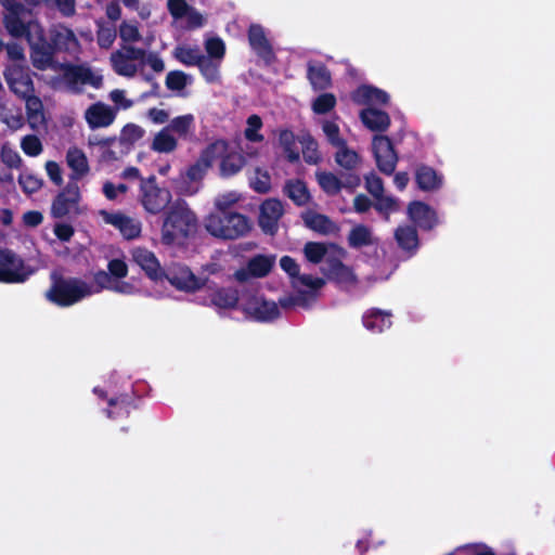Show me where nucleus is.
<instances>
[{"instance_id": "f257e3e1", "label": "nucleus", "mask_w": 555, "mask_h": 555, "mask_svg": "<svg viewBox=\"0 0 555 555\" xmlns=\"http://www.w3.org/2000/svg\"><path fill=\"white\" fill-rule=\"evenodd\" d=\"M198 230V218L185 201L175 202L166 211L160 241L166 246H185Z\"/></svg>"}, {"instance_id": "f03ea898", "label": "nucleus", "mask_w": 555, "mask_h": 555, "mask_svg": "<svg viewBox=\"0 0 555 555\" xmlns=\"http://www.w3.org/2000/svg\"><path fill=\"white\" fill-rule=\"evenodd\" d=\"M50 279L51 286L46 292V298L57 307L74 306L93 294L92 285L80 278H66L52 272Z\"/></svg>"}, {"instance_id": "7ed1b4c3", "label": "nucleus", "mask_w": 555, "mask_h": 555, "mask_svg": "<svg viewBox=\"0 0 555 555\" xmlns=\"http://www.w3.org/2000/svg\"><path fill=\"white\" fill-rule=\"evenodd\" d=\"M207 232L214 237L233 241L246 236L253 229L251 220L237 211H212L205 220Z\"/></svg>"}, {"instance_id": "20e7f679", "label": "nucleus", "mask_w": 555, "mask_h": 555, "mask_svg": "<svg viewBox=\"0 0 555 555\" xmlns=\"http://www.w3.org/2000/svg\"><path fill=\"white\" fill-rule=\"evenodd\" d=\"M171 199L170 190L160 188L154 175L140 179V203L149 214H160L169 206Z\"/></svg>"}, {"instance_id": "39448f33", "label": "nucleus", "mask_w": 555, "mask_h": 555, "mask_svg": "<svg viewBox=\"0 0 555 555\" xmlns=\"http://www.w3.org/2000/svg\"><path fill=\"white\" fill-rule=\"evenodd\" d=\"M33 270L25 266L24 260L13 250L0 248V282L7 284L24 283Z\"/></svg>"}, {"instance_id": "423d86ee", "label": "nucleus", "mask_w": 555, "mask_h": 555, "mask_svg": "<svg viewBox=\"0 0 555 555\" xmlns=\"http://www.w3.org/2000/svg\"><path fill=\"white\" fill-rule=\"evenodd\" d=\"M27 42L30 48V61L36 69L47 70L53 66L56 51L47 39L43 27H37Z\"/></svg>"}, {"instance_id": "0eeeda50", "label": "nucleus", "mask_w": 555, "mask_h": 555, "mask_svg": "<svg viewBox=\"0 0 555 555\" xmlns=\"http://www.w3.org/2000/svg\"><path fill=\"white\" fill-rule=\"evenodd\" d=\"M80 191L77 182L69 181L67 185L54 197L51 205L53 218L62 219L67 216L80 214Z\"/></svg>"}, {"instance_id": "6e6552de", "label": "nucleus", "mask_w": 555, "mask_h": 555, "mask_svg": "<svg viewBox=\"0 0 555 555\" xmlns=\"http://www.w3.org/2000/svg\"><path fill=\"white\" fill-rule=\"evenodd\" d=\"M315 177L321 190L328 196L337 195L341 189L354 192L361 184V178L356 172H343L340 177H337L330 171H318Z\"/></svg>"}, {"instance_id": "1a4fd4ad", "label": "nucleus", "mask_w": 555, "mask_h": 555, "mask_svg": "<svg viewBox=\"0 0 555 555\" xmlns=\"http://www.w3.org/2000/svg\"><path fill=\"white\" fill-rule=\"evenodd\" d=\"M3 76L10 91L18 99L36 91L33 74L28 66L21 64L8 65L3 72Z\"/></svg>"}, {"instance_id": "9d476101", "label": "nucleus", "mask_w": 555, "mask_h": 555, "mask_svg": "<svg viewBox=\"0 0 555 555\" xmlns=\"http://www.w3.org/2000/svg\"><path fill=\"white\" fill-rule=\"evenodd\" d=\"M372 150L380 172L390 176L396 169L398 155L389 137L377 134L373 138Z\"/></svg>"}, {"instance_id": "9b49d317", "label": "nucleus", "mask_w": 555, "mask_h": 555, "mask_svg": "<svg viewBox=\"0 0 555 555\" xmlns=\"http://www.w3.org/2000/svg\"><path fill=\"white\" fill-rule=\"evenodd\" d=\"M284 215V207L278 198H267L259 207L258 225L261 231L274 236L279 231V221Z\"/></svg>"}, {"instance_id": "f8f14e48", "label": "nucleus", "mask_w": 555, "mask_h": 555, "mask_svg": "<svg viewBox=\"0 0 555 555\" xmlns=\"http://www.w3.org/2000/svg\"><path fill=\"white\" fill-rule=\"evenodd\" d=\"M164 279L178 291L193 293L207 283V279L197 278L186 266H177L164 271Z\"/></svg>"}, {"instance_id": "ddd939ff", "label": "nucleus", "mask_w": 555, "mask_h": 555, "mask_svg": "<svg viewBox=\"0 0 555 555\" xmlns=\"http://www.w3.org/2000/svg\"><path fill=\"white\" fill-rule=\"evenodd\" d=\"M242 310L259 322H272L280 317V309L274 301L253 296L243 304Z\"/></svg>"}, {"instance_id": "4468645a", "label": "nucleus", "mask_w": 555, "mask_h": 555, "mask_svg": "<svg viewBox=\"0 0 555 555\" xmlns=\"http://www.w3.org/2000/svg\"><path fill=\"white\" fill-rule=\"evenodd\" d=\"M247 37L251 50L258 57L263 60L267 64H270L275 59L272 44L267 38L264 28L260 24H251L248 27Z\"/></svg>"}, {"instance_id": "2eb2a0df", "label": "nucleus", "mask_w": 555, "mask_h": 555, "mask_svg": "<svg viewBox=\"0 0 555 555\" xmlns=\"http://www.w3.org/2000/svg\"><path fill=\"white\" fill-rule=\"evenodd\" d=\"M408 217L417 227L425 231L433 230L438 223L436 211L426 203L413 201L408 205Z\"/></svg>"}, {"instance_id": "dca6fc26", "label": "nucleus", "mask_w": 555, "mask_h": 555, "mask_svg": "<svg viewBox=\"0 0 555 555\" xmlns=\"http://www.w3.org/2000/svg\"><path fill=\"white\" fill-rule=\"evenodd\" d=\"M321 270L327 280L339 285H351L357 281L352 270L336 257L326 258Z\"/></svg>"}, {"instance_id": "f3484780", "label": "nucleus", "mask_w": 555, "mask_h": 555, "mask_svg": "<svg viewBox=\"0 0 555 555\" xmlns=\"http://www.w3.org/2000/svg\"><path fill=\"white\" fill-rule=\"evenodd\" d=\"M132 260L145 272L146 276L153 281L164 279V270L155 254L144 247L132 249Z\"/></svg>"}, {"instance_id": "a211bd4d", "label": "nucleus", "mask_w": 555, "mask_h": 555, "mask_svg": "<svg viewBox=\"0 0 555 555\" xmlns=\"http://www.w3.org/2000/svg\"><path fill=\"white\" fill-rule=\"evenodd\" d=\"M138 402L139 399L129 393L109 398L108 408L105 410L106 416L112 420L127 418L132 411L139 409Z\"/></svg>"}, {"instance_id": "6ab92c4d", "label": "nucleus", "mask_w": 555, "mask_h": 555, "mask_svg": "<svg viewBox=\"0 0 555 555\" xmlns=\"http://www.w3.org/2000/svg\"><path fill=\"white\" fill-rule=\"evenodd\" d=\"M117 111L107 104L96 102L85 114V118L91 129L111 126L116 118Z\"/></svg>"}, {"instance_id": "aec40b11", "label": "nucleus", "mask_w": 555, "mask_h": 555, "mask_svg": "<svg viewBox=\"0 0 555 555\" xmlns=\"http://www.w3.org/2000/svg\"><path fill=\"white\" fill-rule=\"evenodd\" d=\"M351 99L359 105H387L389 103V94L374 86L362 85L358 87L352 93Z\"/></svg>"}, {"instance_id": "412c9836", "label": "nucleus", "mask_w": 555, "mask_h": 555, "mask_svg": "<svg viewBox=\"0 0 555 555\" xmlns=\"http://www.w3.org/2000/svg\"><path fill=\"white\" fill-rule=\"evenodd\" d=\"M105 221L119 230L126 240H133L141 234V223L121 212L106 214Z\"/></svg>"}, {"instance_id": "4be33fe9", "label": "nucleus", "mask_w": 555, "mask_h": 555, "mask_svg": "<svg viewBox=\"0 0 555 555\" xmlns=\"http://www.w3.org/2000/svg\"><path fill=\"white\" fill-rule=\"evenodd\" d=\"M390 311L369 309L362 317L363 326L373 334H380L392 325Z\"/></svg>"}, {"instance_id": "5701e85b", "label": "nucleus", "mask_w": 555, "mask_h": 555, "mask_svg": "<svg viewBox=\"0 0 555 555\" xmlns=\"http://www.w3.org/2000/svg\"><path fill=\"white\" fill-rule=\"evenodd\" d=\"M360 119L372 131L384 132L390 126L389 114L375 107L363 108L360 112Z\"/></svg>"}, {"instance_id": "b1692460", "label": "nucleus", "mask_w": 555, "mask_h": 555, "mask_svg": "<svg viewBox=\"0 0 555 555\" xmlns=\"http://www.w3.org/2000/svg\"><path fill=\"white\" fill-rule=\"evenodd\" d=\"M415 182L420 190L430 192L441 188L443 177L433 167L422 164L415 169Z\"/></svg>"}, {"instance_id": "393cba45", "label": "nucleus", "mask_w": 555, "mask_h": 555, "mask_svg": "<svg viewBox=\"0 0 555 555\" xmlns=\"http://www.w3.org/2000/svg\"><path fill=\"white\" fill-rule=\"evenodd\" d=\"M166 128L180 140L191 141L195 137V117L184 114L172 118Z\"/></svg>"}, {"instance_id": "a878e982", "label": "nucleus", "mask_w": 555, "mask_h": 555, "mask_svg": "<svg viewBox=\"0 0 555 555\" xmlns=\"http://www.w3.org/2000/svg\"><path fill=\"white\" fill-rule=\"evenodd\" d=\"M395 240L398 246L405 251L409 256L416 254L420 247V240L416 227L414 225H399L395 230Z\"/></svg>"}, {"instance_id": "bb28decb", "label": "nucleus", "mask_w": 555, "mask_h": 555, "mask_svg": "<svg viewBox=\"0 0 555 555\" xmlns=\"http://www.w3.org/2000/svg\"><path fill=\"white\" fill-rule=\"evenodd\" d=\"M283 194L298 207H302L311 201L307 183L301 179L286 180L283 186Z\"/></svg>"}, {"instance_id": "cd10ccee", "label": "nucleus", "mask_w": 555, "mask_h": 555, "mask_svg": "<svg viewBox=\"0 0 555 555\" xmlns=\"http://www.w3.org/2000/svg\"><path fill=\"white\" fill-rule=\"evenodd\" d=\"M3 24L8 33L14 38H28L35 34L37 27H42L38 22L29 21L24 22L21 15L17 16H4Z\"/></svg>"}, {"instance_id": "c85d7f7f", "label": "nucleus", "mask_w": 555, "mask_h": 555, "mask_svg": "<svg viewBox=\"0 0 555 555\" xmlns=\"http://www.w3.org/2000/svg\"><path fill=\"white\" fill-rule=\"evenodd\" d=\"M301 218L307 228L322 235H328L337 230L336 224L326 215L307 211L301 214Z\"/></svg>"}, {"instance_id": "c756f323", "label": "nucleus", "mask_w": 555, "mask_h": 555, "mask_svg": "<svg viewBox=\"0 0 555 555\" xmlns=\"http://www.w3.org/2000/svg\"><path fill=\"white\" fill-rule=\"evenodd\" d=\"M50 41L55 51H70L79 46L75 33L65 26H60L50 31Z\"/></svg>"}, {"instance_id": "7c9ffc66", "label": "nucleus", "mask_w": 555, "mask_h": 555, "mask_svg": "<svg viewBox=\"0 0 555 555\" xmlns=\"http://www.w3.org/2000/svg\"><path fill=\"white\" fill-rule=\"evenodd\" d=\"M66 162L68 167L73 170L69 177L73 182H77V180L86 176L90 170L87 156L77 147H70L67 151Z\"/></svg>"}, {"instance_id": "2f4dec72", "label": "nucleus", "mask_w": 555, "mask_h": 555, "mask_svg": "<svg viewBox=\"0 0 555 555\" xmlns=\"http://www.w3.org/2000/svg\"><path fill=\"white\" fill-rule=\"evenodd\" d=\"M144 135L145 130L141 126L133 122L126 124L121 128L120 134L117 138L120 146V154H128L133 149L134 144Z\"/></svg>"}, {"instance_id": "473e14b6", "label": "nucleus", "mask_w": 555, "mask_h": 555, "mask_svg": "<svg viewBox=\"0 0 555 555\" xmlns=\"http://www.w3.org/2000/svg\"><path fill=\"white\" fill-rule=\"evenodd\" d=\"M238 300V291L233 287H219L210 294V302L220 309H234Z\"/></svg>"}, {"instance_id": "72a5a7b5", "label": "nucleus", "mask_w": 555, "mask_h": 555, "mask_svg": "<svg viewBox=\"0 0 555 555\" xmlns=\"http://www.w3.org/2000/svg\"><path fill=\"white\" fill-rule=\"evenodd\" d=\"M307 78L314 90H325L332 85L331 73L324 64H309Z\"/></svg>"}, {"instance_id": "f704fd0d", "label": "nucleus", "mask_w": 555, "mask_h": 555, "mask_svg": "<svg viewBox=\"0 0 555 555\" xmlns=\"http://www.w3.org/2000/svg\"><path fill=\"white\" fill-rule=\"evenodd\" d=\"M64 78L70 85L78 82L86 85L91 83L96 87L98 83L93 80V73L89 67L81 65H66L64 69Z\"/></svg>"}, {"instance_id": "c9c22d12", "label": "nucleus", "mask_w": 555, "mask_h": 555, "mask_svg": "<svg viewBox=\"0 0 555 555\" xmlns=\"http://www.w3.org/2000/svg\"><path fill=\"white\" fill-rule=\"evenodd\" d=\"M178 147V139L166 128L159 130L151 144V149L157 153H172Z\"/></svg>"}, {"instance_id": "e433bc0d", "label": "nucleus", "mask_w": 555, "mask_h": 555, "mask_svg": "<svg viewBox=\"0 0 555 555\" xmlns=\"http://www.w3.org/2000/svg\"><path fill=\"white\" fill-rule=\"evenodd\" d=\"M246 165V158L241 153L232 152L224 155L220 162V175L230 178L238 173Z\"/></svg>"}, {"instance_id": "4c0bfd02", "label": "nucleus", "mask_w": 555, "mask_h": 555, "mask_svg": "<svg viewBox=\"0 0 555 555\" xmlns=\"http://www.w3.org/2000/svg\"><path fill=\"white\" fill-rule=\"evenodd\" d=\"M274 261V256L259 254L248 260L247 268L253 278H264L271 272Z\"/></svg>"}, {"instance_id": "58836bf2", "label": "nucleus", "mask_w": 555, "mask_h": 555, "mask_svg": "<svg viewBox=\"0 0 555 555\" xmlns=\"http://www.w3.org/2000/svg\"><path fill=\"white\" fill-rule=\"evenodd\" d=\"M204 55L197 46H178L173 50L176 60L185 66H197Z\"/></svg>"}, {"instance_id": "ea45409f", "label": "nucleus", "mask_w": 555, "mask_h": 555, "mask_svg": "<svg viewBox=\"0 0 555 555\" xmlns=\"http://www.w3.org/2000/svg\"><path fill=\"white\" fill-rule=\"evenodd\" d=\"M113 70L124 77H133L137 73V65L131 63L121 50H116L109 57Z\"/></svg>"}, {"instance_id": "a19ab883", "label": "nucleus", "mask_w": 555, "mask_h": 555, "mask_svg": "<svg viewBox=\"0 0 555 555\" xmlns=\"http://www.w3.org/2000/svg\"><path fill=\"white\" fill-rule=\"evenodd\" d=\"M279 143L289 163L294 164L299 160L300 156L296 146V135L292 130H281L279 134Z\"/></svg>"}, {"instance_id": "79ce46f5", "label": "nucleus", "mask_w": 555, "mask_h": 555, "mask_svg": "<svg viewBox=\"0 0 555 555\" xmlns=\"http://www.w3.org/2000/svg\"><path fill=\"white\" fill-rule=\"evenodd\" d=\"M348 245L350 248H361L373 244L371 230L364 224L354 225L348 234Z\"/></svg>"}, {"instance_id": "37998d69", "label": "nucleus", "mask_w": 555, "mask_h": 555, "mask_svg": "<svg viewBox=\"0 0 555 555\" xmlns=\"http://www.w3.org/2000/svg\"><path fill=\"white\" fill-rule=\"evenodd\" d=\"M21 100L25 101L27 119L29 125L34 127L38 120L43 119L42 101L39 96L36 95V91L22 98Z\"/></svg>"}, {"instance_id": "c03bdc74", "label": "nucleus", "mask_w": 555, "mask_h": 555, "mask_svg": "<svg viewBox=\"0 0 555 555\" xmlns=\"http://www.w3.org/2000/svg\"><path fill=\"white\" fill-rule=\"evenodd\" d=\"M338 151L335 154V162L344 169H346V172H354L353 170L357 168L358 164L360 163V156L359 154L350 150L347 146V142L344 146H338Z\"/></svg>"}, {"instance_id": "a18cd8bd", "label": "nucleus", "mask_w": 555, "mask_h": 555, "mask_svg": "<svg viewBox=\"0 0 555 555\" xmlns=\"http://www.w3.org/2000/svg\"><path fill=\"white\" fill-rule=\"evenodd\" d=\"M197 67L208 83H215L220 80V61L204 55Z\"/></svg>"}, {"instance_id": "49530a36", "label": "nucleus", "mask_w": 555, "mask_h": 555, "mask_svg": "<svg viewBox=\"0 0 555 555\" xmlns=\"http://www.w3.org/2000/svg\"><path fill=\"white\" fill-rule=\"evenodd\" d=\"M246 125L244 130L245 139L254 143L262 142L264 138L259 132L263 126L261 117L257 114H253L247 118Z\"/></svg>"}, {"instance_id": "de8ad7c7", "label": "nucleus", "mask_w": 555, "mask_h": 555, "mask_svg": "<svg viewBox=\"0 0 555 555\" xmlns=\"http://www.w3.org/2000/svg\"><path fill=\"white\" fill-rule=\"evenodd\" d=\"M375 199L374 208L385 218V220H389V216L400 209L398 199L392 196H385L383 194Z\"/></svg>"}, {"instance_id": "09e8293b", "label": "nucleus", "mask_w": 555, "mask_h": 555, "mask_svg": "<svg viewBox=\"0 0 555 555\" xmlns=\"http://www.w3.org/2000/svg\"><path fill=\"white\" fill-rule=\"evenodd\" d=\"M326 253V245L320 242H308L305 244L304 247V254L306 259L314 264L322 262Z\"/></svg>"}, {"instance_id": "8fccbe9b", "label": "nucleus", "mask_w": 555, "mask_h": 555, "mask_svg": "<svg viewBox=\"0 0 555 555\" xmlns=\"http://www.w3.org/2000/svg\"><path fill=\"white\" fill-rule=\"evenodd\" d=\"M336 96L333 93H322L312 102V111L318 115L330 113L336 106Z\"/></svg>"}, {"instance_id": "3c124183", "label": "nucleus", "mask_w": 555, "mask_h": 555, "mask_svg": "<svg viewBox=\"0 0 555 555\" xmlns=\"http://www.w3.org/2000/svg\"><path fill=\"white\" fill-rule=\"evenodd\" d=\"M255 177L250 179V188L259 193L267 194L271 190V177L267 170H261L260 168H256Z\"/></svg>"}, {"instance_id": "603ef678", "label": "nucleus", "mask_w": 555, "mask_h": 555, "mask_svg": "<svg viewBox=\"0 0 555 555\" xmlns=\"http://www.w3.org/2000/svg\"><path fill=\"white\" fill-rule=\"evenodd\" d=\"M119 37L126 43L140 41L141 35L138 28V23L135 21H122L119 25Z\"/></svg>"}, {"instance_id": "864d4df0", "label": "nucleus", "mask_w": 555, "mask_h": 555, "mask_svg": "<svg viewBox=\"0 0 555 555\" xmlns=\"http://www.w3.org/2000/svg\"><path fill=\"white\" fill-rule=\"evenodd\" d=\"M96 30V41L101 49H109L117 36L116 28L114 26H105L99 24Z\"/></svg>"}, {"instance_id": "5fc2aeb1", "label": "nucleus", "mask_w": 555, "mask_h": 555, "mask_svg": "<svg viewBox=\"0 0 555 555\" xmlns=\"http://www.w3.org/2000/svg\"><path fill=\"white\" fill-rule=\"evenodd\" d=\"M21 149L30 157L41 154L43 146L40 139L35 134H27L21 141Z\"/></svg>"}, {"instance_id": "6e6d98bb", "label": "nucleus", "mask_w": 555, "mask_h": 555, "mask_svg": "<svg viewBox=\"0 0 555 555\" xmlns=\"http://www.w3.org/2000/svg\"><path fill=\"white\" fill-rule=\"evenodd\" d=\"M205 49L208 57L221 61L225 54V46L219 37H212L206 40Z\"/></svg>"}, {"instance_id": "4d7b16f0", "label": "nucleus", "mask_w": 555, "mask_h": 555, "mask_svg": "<svg viewBox=\"0 0 555 555\" xmlns=\"http://www.w3.org/2000/svg\"><path fill=\"white\" fill-rule=\"evenodd\" d=\"M166 87L172 91H181L188 85V75L182 70H171L165 80Z\"/></svg>"}, {"instance_id": "13d9d810", "label": "nucleus", "mask_w": 555, "mask_h": 555, "mask_svg": "<svg viewBox=\"0 0 555 555\" xmlns=\"http://www.w3.org/2000/svg\"><path fill=\"white\" fill-rule=\"evenodd\" d=\"M323 132L327 141L335 147L344 146L346 140L340 137L339 127L336 122L326 120L322 126Z\"/></svg>"}, {"instance_id": "bf43d9fd", "label": "nucleus", "mask_w": 555, "mask_h": 555, "mask_svg": "<svg viewBox=\"0 0 555 555\" xmlns=\"http://www.w3.org/2000/svg\"><path fill=\"white\" fill-rule=\"evenodd\" d=\"M18 184L26 194H33L41 189L42 180L34 175L21 173Z\"/></svg>"}, {"instance_id": "052dcab7", "label": "nucleus", "mask_w": 555, "mask_h": 555, "mask_svg": "<svg viewBox=\"0 0 555 555\" xmlns=\"http://www.w3.org/2000/svg\"><path fill=\"white\" fill-rule=\"evenodd\" d=\"M365 189L374 197L382 196L384 194V182L380 177L376 173L371 172L364 177Z\"/></svg>"}, {"instance_id": "680f3d73", "label": "nucleus", "mask_w": 555, "mask_h": 555, "mask_svg": "<svg viewBox=\"0 0 555 555\" xmlns=\"http://www.w3.org/2000/svg\"><path fill=\"white\" fill-rule=\"evenodd\" d=\"M167 7L169 13L176 20L184 17L191 9L185 0H168Z\"/></svg>"}, {"instance_id": "e2e57ef3", "label": "nucleus", "mask_w": 555, "mask_h": 555, "mask_svg": "<svg viewBox=\"0 0 555 555\" xmlns=\"http://www.w3.org/2000/svg\"><path fill=\"white\" fill-rule=\"evenodd\" d=\"M107 270L111 276L115 279H124L128 274L127 263L122 259L118 258L108 261Z\"/></svg>"}, {"instance_id": "0e129e2a", "label": "nucleus", "mask_w": 555, "mask_h": 555, "mask_svg": "<svg viewBox=\"0 0 555 555\" xmlns=\"http://www.w3.org/2000/svg\"><path fill=\"white\" fill-rule=\"evenodd\" d=\"M93 281L96 285V288L95 289L93 288V294H94V293L101 292L102 289L111 291L114 280L108 272H106L104 270H99L93 274Z\"/></svg>"}, {"instance_id": "69168bd1", "label": "nucleus", "mask_w": 555, "mask_h": 555, "mask_svg": "<svg viewBox=\"0 0 555 555\" xmlns=\"http://www.w3.org/2000/svg\"><path fill=\"white\" fill-rule=\"evenodd\" d=\"M280 267L285 271L292 279H297L300 274L299 264L291 256H283L280 259Z\"/></svg>"}, {"instance_id": "338daca9", "label": "nucleus", "mask_w": 555, "mask_h": 555, "mask_svg": "<svg viewBox=\"0 0 555 555\" xmlns=\"http://www.w3.org/2000/svg\"><path fill=\"white\" fill-rule=\"evenodd\" d=\"M304 159L307 164L315 165L320 160L317 142L309 137L304 151Z\"/></svg>"}, {"instance_id": "774afa93", "label": "nucleus", "mask_w": 555, "mask_h": 555, "mask_svg": "<svg viewBox=\"0 0 555 555\" xmlns=\"http://www.w3.org/2000/svg\"><path fill=\"white\" fill-rule=\"evenodd\" d=\"M47 175L50 180L57 186H61L63 183L62 170L60 165L54 160H48L46 163Z\"/></svg>"}]
</instances>
